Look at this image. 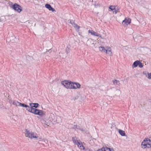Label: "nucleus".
Masks as SVG:
<instances>
[{
    "label": "nucleus",
    "mask_w": 151,
    "mask_h": 151,
    "mask_svg": "<svg viewBox=\"0 0 151 151\" xmlns=\"http://www.w3.org/2000/svg\"><path fill=\"white\" fill-rule=\"evenodd\" d=\"M25 136L31 139L34 138H36L38 137L36 134H35L33 132H30L27 129L25 130Z\"/></svg>",
    "instance_id": "1"
},
{
    "label": "nucleus",
    "mask_w": 151,
    "mask_h": 151,
    "mask_svg": "<svg viewBox=\"0 0 151 151\" xmlns=\"http://www.w3.org/2000/svg\"><path fill=\"white\" fill-rule=\"evenodd\" d=\"M141 146L144 148L150 147L151 146V140L147 138L145 139L142 143Z\"/></svg>",
    "instance_id": "2"
},
{
    "label": "nucleus",
    "mask_w": 151,
    "mask_h": 151,
    "mask_svg": "<svg viewBox=\"0 0 151 151\" xmlns=\"http://www.w3.org/2000/svg\"><path fill=\"white\" fill-rule=\"evenodd\" d=\"M107 50H106L104 47L100 46L99 47V49L100 51L101 52H104L106 54L110 56L112 55V53L111 50V49L110 47H107Z\"/></svg>",
    "instance_id": "3"
},
{
    "label": "nucleus",
    "mask_w": 151,
    "mask_h": 151,
    "mask_svg": "<svg viewBox=\"0 0 151 151\" xmlns=\"http://www.w3.org/2000/svg\"><path fill=\"white\" fill-rule=\"evenodd\" d=\"M31 113L41 116H43L45 114L44 112L42 110L34 108L31 110Z\"/></svg>",
    "instance_id": "4"
},
{
    "label": "nucleus",
    "mask_w": 151,
    "mask_h": 151,
    "mask_svg": "<svg viewBox=\"0 0 151 151\" xmlns=\"http://www.w3.org/2000/svg\"><path fill=\"white\" fill-rule=\"evenodd\" d=\"M72 82L70 81H64L61 82V84L67 88L72 89Z\"/></svg>",
    "instance_id": "5"
},
{
    "label": "nucleus",
    "mask_w": 151,
    "mask_h": 151,
    "mask_svg": "<svg viewBox=\"0 0 151 151\" xmlns=\"http://www.w3.org/2000/svg\"><path fill=\"white\" fill-rule=\"evenodd\" d=\"M74 143L77 145L78 147L81 150H84L85 148L82 144V142L80 140H76L74 138H72Z\"/></svg>",
    "instance_id": "6"
},
{
    "label": "nucleus",
    "mask_w": 151,
    "mask_h": 151,
    "mask_svg": "<svg viewBox=\"0 0 151 151\" xmlns=\"http://www.w3.org/2000/svg\"><path fill=\"white\" fill-rule=\"evenodd\" d=\"M12 8L14 10L19 13L22 11V8L21 6L16 3L13 5Z\"/></svg>",
    "instance_id": "7"
},
{
    "label": "nucleus",
    "mask_w": 151,
    "mask_h": 151,
    "mask_svg": "<svg viewBox=\"0 0 151 151\" xmlns=\"http://www.w3.org/2000/svg\"><path fill=\"white\" fill-rule=\"evenodd\" d=\"M131 22V19L129 18H125L122 21V24L125 27L127 26L128 25L130 24Z\"/></svg>",
    "instance_id": "8"
},
{
    "label": "nucleus",
    "mask_w": 151,
    "mask_h": 151,
    "mask_svg": "<svg viewBox=\"0 0 151 151\" xmlns=\"http://www.w3.org/2000/svg\"><path fill=\"white\" fill-rule=\"evenodd\" d=\"M72 89H76L79 88L81 86V85L78 83H72Z\"/></svg>",
    "instance_id": "9"
},
{
    "label": "nucleus",
    "mask_w": 151,
    "mask_h": 151,
    "mask_svg": "<svg viewBox=\"0 0 151 151\" xmlns=\"http://www.w3.org/2000/svg\"><path fill=\"white\" fill-rule=\"evenodd\" d=\"M88 32L89 33H90L91 35L99 37L100 38H101V36L100 34L93 30H89L88 31Z\"/></svg>",
    "instance_id": "10"
},
{
    "label": "nucleus",
    "mask_w": 151,
    "mask_h": 151,
    "mask_svg": "<svg viewBox=\"0 0 151 151\" xmlns=\"http://www.w3.org/2000/svg\"><path fill=\"white\" fill-rule=\"evenodd\" d=\"M45 7L47 9H48L50 11H51L52 12H54L55 11V9L54 8H52L51 6V5L49 4H46L45 5Z\"/></svg>",
    "instance_id": "11"
},
{
    "label": "nucleus",
    "mask_w": 151,
    "mask_h": 151,
    "mask_svg": "<svg viewBox=\"0 0 151 151\" xmlns=\"http://www.w3.org/2000/svg\"><path fill=\"white\" fill-rule=\"evenodd\" d=\"M102 151H114L112 149L108 148L107 147H103L101 148Z\"/></svg>",
    "instance_id": "12"
},
{
    "label": "nucleus",
    "mask_w": 151,
    "mask_h": 151,
    "mask_svg": "<svg viewBox=\"0 0 151 151\" xmlns=\"http://www.w3.org/2000/svg\"><path fill=\"white\" fill-rule=\"evenodd\" d=\"M139 60H136L135 61L132 65V67L133 68H136L137 67L138 65Z\"/></svg>",
    "instance_id": "13"
},
{
    "label": "nucleus",
    "mask_w": 151,
    "mask_h": 151,
    "mask_svg": "<svg viewBox=\"0 0 151 151\" xmlns=\"http://www.w3.org/2000/svg\"><path fill=\"white\" fill-rule=\"evenodd\" d=\"M20 103V102L17 101H14L13 102V105H15L16 106H19Z\"/></svg>",
    "instance_id": "14"
},
{
    "label": "nucleus",
    "mask_w": 151,
    "mask_h": 151,
    "mask_svg": "<svg viewBox=\"0 0 151 151\" xmlns=\"http://www.w3.org/2000/svg\"><path fill=\"white\" fill-rule=\"evenodd\" d=\"M116 7V6H114L113 5H111L110 6L109 8V11H113L114 10H115Z\"/></svg>",
    "instance_id": "15"
},
{
    "label": "nucleus",
    "mask_w": 151,
    "mask_h": 151,
    "mask_svg": "<svg viewBox=\"0 0 151 151\" xmlns=\"http://www.w3.org/2000/svg\"><path fill=\"white\" fill-rule=\"evenodd\" d=\"M118 132L119 134L122 136H124L125 135L124 131L123 130L120 129H119Z\"/></svg>",
    "instance_id": "16"
},
{
    "label": "nucleus",
    "mask_w": 151,
    "mask_h": 151,
    "mask_svg": "<svg viewBox=\"0 0 151 151\" xmlns=\"http://www.w3.org/2000/svg\"><path fill=\"white\" fill-rule=\"evenodd\" d=\"M113 83L114 85H116L118 84V83H119V81L116 79L113 80Z\"/></svg>",
    "instance_id": "17"
},
{
    "label": "nucleus",
    "mask_w": 151,
    "mask_h": 151,
    "mask_svg": "<svg viewBox=\"0 0 151 151\" xmlns=\"http://www.w3.org/2000/svg\"><path fill=\"white\" fill-rule=\"evenodd\" d=\"M76 29H80V27L77 24L74 23V25L73 26Z\"/></svg>",
    "instance_id": "18"
},
{
    "label": "nucleus",
    "mask_w": 151,
    "mask_h": 151,
    "mask_svg": "<svg viewBox=\"0 0 151 151\" xmlns=\"http://www.w3.org/2000/svg\"><path fill=\"white\" fill-rule=\"evenodd\" d=\"M26 108H27V110L28 111L31 113V110H32V109H33V108H30L29 106H28V105L26 107Z\"/></svg>",
    "instance_id": "19"
},
{
    "label": "nucleus",
    "mask_w": 151,
    "mask_h": 151,
    "mask_svg": "<svg viewBox=\"0 0 151 151\" xmlns=\"http://www.w3.org/2000/svg\"><path fill=\"white\" fill-rule=\"evenodd\" d=\"M138 65L139 67L140 68H142L143 66V65L142 63L139 60Z\"/></svg>",
    "instance_id": "20"
},
{
    "label": "nucleus",
    "mask_w": 151,
    "mask_h": 151,
    "mask_svg": "<svg viewBox=\"0 0 151 151\" xmlns=\"http://www.w3.org/2000/svg\"><path fill=\"white\" fill-rule=\"evenodd\" d=\"M19 106L26 107L27 106V105L26 104H22L20 103Z\"/></svg>",
    "instance_id": "21"
},
{
    "label": "nucleus",
    "mask_w": 151,
    "mask_h": 151,
    "mask_svg": "<svg viewBox=\"0 0 151 151\" xmlns=\"http://www.w3.org/2000/svg\"><path fill=\"white\" fill-rule=\"evenodd\" d=\"M33 107H35V108H37L38 106L39 105V104L38 103H33Z\"/></svg>",
    "instance_id": "22"
},
{
    "label": "nucleus",
    "mask_w": 151,
    "mask_h": 151,
    "mask_svg": "<svg viewBox=\"0 0 151 151\" xmlns=\"http://www.w3.org/2000/svg\"><path fill=\"white\" fill-rule=\"evenodd\" d=\"M147 78L149 79H151V73H147Z\"/></svg>",
    "instance_id": "23"
},
{
    "label": "nucleus",
    "mask_w": 151,
    "mask_h": 151,
    "mask_svg": "<svg viewBox=\"0 0 151 151\" xmlns=\"http://www.w3.org/2000/svg\"><path fill=\"white\" fill-rule=\"evenodd\" d=\"M114 11L113 12V13H115V14L117 13V12H119V9H116V8H115V10H114Z\"/></svg>",
    "instance_id": "24"
},
{
    "label": "nucleus",
    "mask_w": 151,
    "mask_h": 151,
    "mask_svg": "<svg viewBox=\"0 0 151 151\" xmlns=\"http://www.w3.org/2000/svg\"><path fill=\"white\" fill-rule=\"evenodd\" d=\"M70 23L73 26V25H74V23H75L74 22H73L72 20H70Z\"/></svg>",
    "instance_id": "25"
},
{
    "label": "nucleus",
    "mask_w": 151,
    "mask_h": 151,
    "mask_svg": "<svg viewBox=\"0 0 151 151\" xmlns=\"http://www.w3.org/2000/svg\"><path fill=\"white\" fill-rule=\"evenodd\" d=\"M32 105H33V103H30L29 105H30V106L31 107V108H33V106Z\"/></svg>",
    "instance_id": "26"
},
{
    "label": "nucleus",
    "mask_w": 151,
    "mask_h": 151,
    "mask_svg": "<svg viewBox=\"0 0 151 151\" xmlns=\"http://www.w3.org/2000/svg\"><path fill=\"white\" fill-rule=\"evenodd\" d=\"M74 126H75V127L76 126V127L77 126V125H75Z\"/></svg>",
    "instance_id": "27"
}]
</instances>
